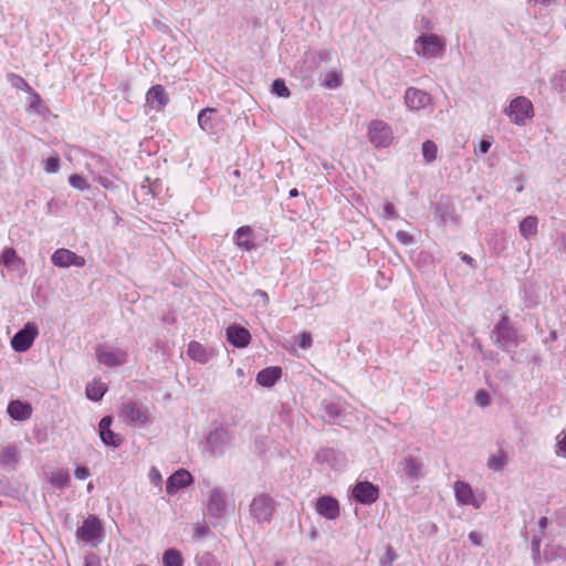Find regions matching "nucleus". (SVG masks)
<instances>
[{
	"label": "nucleus",
	"mask_w": 566,
	"mask_h": 566,
	"mask_svg": "<svg viewBox=\"0 0 566 566\" xmlns=\"http://www.w3.org/2000/svg\"><path fill=\"white\" fill-rule=\"evenodd\" d=\"M494 343L504 352H511L518 346L517 331L511 325L510 317L503 315L492 331Z\"/></svg>",
	"instance_id": "1"
},
{
	"label": "nucleus",
	"mask_w": 566,
	"mask_h": 566,
	"mask_svg": "<svg viewBox=\"0 0 566 566\" xmlns=\"http://www.w3.org/2000/svg\"><path fill=\"white\" fill-rule=\"evenodd\" d=\"M504 112L510 117L511 122L518 126H524L527 119L534 116L533 104L525 96L513 98Z\"/></svg>",
	"instance_id": "2"
},
{
	"label": "nucleus",
	"mask_w": 566,
	"mask_h": 566,
	"mask_svg": "<svg viewBox=\"0 0 566 566\" xmlns=\"http://www.w3.org/2000/svg\"><path fill=\"white\" fill-rule=\"evenodd\" d=\"M368 139L376 148L389 147L394 140L391 126L380 119L371 120L368 126Z\"/></svg>",
	"instance_id": "3"
},
{
	"label": "nucleus",
	"mask_w": 566,
	"mask_h": 566,
	"mask_svg": "<svg viewBox=\"0 0 566 566\" xmlns=\"http://www.w3.org/2000/svg\"><path fill=\"white\" fill-rule=\"evenodd\" d=\"M102 524L95 515H90L84 520L81 527L76 531V537L92 546H97L101 542Z\"/></svg>",
	"instance_id": "4"
},
{
	"label": "nucleus",
	"mask_w": 566,
	"mask_h": 566,
	"mask_svg": "<svg viewBox=\"0 0 566 566\" xmlns=\"http://www.w3.org/2000/svg\"><path fill=\"white\" fill-rule=\"evenodd\" d=\"M39 329L35 323H27L22 329L17 332L11 338V346L17 353L27 352L34 343Z\"/></svg>",
	"instance_id": "5"
},
{
	"label": "nucleus",
	"mask_w": 566,
	"mask_h": 566,
	"mask_svg": "<svg viewBox=\"0 0 566 566\" xmlns=\"http://www.w3.org/2000/svg\"><path fill=\"white\" fill-rule=\"evenodd\" d=\"M273 511L274 502L266 494L254 497L250 505V512L259 523L270 522Z\"/></svg>",
	"instance_id": "6"
},
{
	"label": "nucleus",
	"mask_w": 566,
	"mask_h": 566,
	"mask_svg": "<svg viewBox=\"0 0 566 566\" xmlns=\"http://www.w3.org/2000/svg\"><path fill=\"white\" fill-rule=\"evenodd\" d=\"M434 218L442 226L458 222L454 203L449 197H440L434 207Z\"/></svg>",
	"instance_id": "7"
},
{
	"label": "nucleus",
	"mask_w": 566,
	"mask_h": 566,
	"mask_svg": "<svg viewBox=\"0 0 566 566\" xmlns=\"http://www.w3.org/2000/svg\"><path fill=\"white\" fill-rule=\"evenodd\" d=\"M51 261L53 265L57 268H83L85 265V259L83 256L65 248L55 250L51 255Z\"/></svg>",
	"instance_id": "8"
},
{
	"label": "nucleus",
	"mask_w": 566,
	"mask_h": 566,
	"mask_svg": "<svg viewBox=\"0 0 566 566\" xmlns=\"http://www.w3.org/2000/svg\"><path fill=\"white\" fill-rule=\"evenodd\" d=\"M96 358L98 363L107 367L122 366L127 361V353L122 349H109L106 346H97Z\"/></svg>",
	"instance_id": "9"
},
{
	"label": "nucleus",
	"mask_w": 566,
	"mask_h": 566,
	"mask_svg": "<svg viewBox=\"0 0 566 566\" xmlns=\"http://www.w3.org/2000/svg\"><path fill=\"white\" fill-rule=\"evenodd\" d=\"M416 44L421 45V50H417V53L426 57L439 56L443 51V45L440 41V38L434 33L420 35L417 38Z\"/></svg>",
	"instance_id": "10"
},
{
	"label": "nucleus",
	"mask_w": 566,
	"mask_h": 566,
	"mask_svg": "<svg viewBox=\"0 0 566 566\" xmlns=\"http://www.w3.org/2000/svg\"><path fill=\"white\" fill-rule=\"evenodd\" d=\"M229 443V433L223 428L212 430L206 439L207 450L211 455H221L224 452V447Z\"/></svg>",
	"instance_id": "11"
},
{
	"label": "nucleus",
	"mask_w": 566,
	"mask_h": 566,
	"mask_svg": "<svg viewBox=\"0 0 566 566\" xmlns=\"http://www.w3.org/2000/svg\"><path fill=\"white\" fill-rule=\"evenodd\" d=\"M120 417L130 424H146L148 422L147 410L133 401L123 403Z\"/></svg>",
	"instance_id": "12"
},
{
	"label": "nucleus",
	"mask_w": 566,
	"mask_h": 566,
	"mask_svg": "<svg viewBox=\"0 0 566 566\" xmlns=\"http://www.w3.org/2000/svg\"><path fill=\"white\" fill-rule=\"evenodd\" d=\"M405 104L410 111H420L431 103V96L419 88L408 87L405 92Z\"/></svg>",
	"instance_id": "13"
},
{
	"label": "nucleus",
	"mask_w": 566,
	"mask_h": 566,
	"mask_svg": "<svg viewBox=\"0 0 566 566\" xmlns=\"http://www.w3.org/2000/svg\"><path fill=\"white\" fill-rule=\"evenodd\" d=\"M315 461L321 464H326L334 470H342L345 465V457L342 452L332 448H323L317 451Z\"/></svg>",
	"instance_id": "14"
},
{
	"label": "nucleus",
	"mask_w": 566,
	"mask_h": 566,
	"mask_svg": "<svg viewBox=\"0 0 566 566\" xmlns=\"http://www.w3.org/2000/svg\"><path fill=\"white\" fill-rule=\"evenodd\" d=\"M227 510L226 494L220 489H213L210 491L207 512L211 517L220 518L223 516Z\"/></svg>",
	"instance_id": "15"
},
{
	"label": "nucleus",
	"mask_w": 566,
	"mask_h": 566,
	"mask_svg": "<svg viewBox=\"0 0 566 566\" xmlns=\"http://www.w3.org/2000/svg\"><path fill=\"white\" fill-rule=\"evenodd\" d=\"M379 497V488L371 482H356V503L370 505Z\"/></svg>",
	"instance_id": "16"
},
{
	"label": "nucleus",
	"mask_w": 566,
	"mask_h": 566,
	"mask_svg": "<svg viewBox=\"0 0 566 566\" xmlns=\"http://www.w3.org/2000/svg\"><path fill=\"white\" fill-rule=\"evenodd\" d=\"M316 512L326 520H335L339 515V503L331 495L319 496L315 505Z\"/></svg>",
	"instance_id": "17"
},
{
	"label": "nucleus",
	"mask_w": 566,
	"mask_h": 566,
	"mask_svg": "<svg viewBox=\"0 0 566 566\" xmlns=\"http://www.w3.org/2000/svg\"><path fill=\"white\" fill-rule=\"evenodd\" d=\"M192 482L193 478L190 472L185 469H179L168 478L166 482V492L169 495H174L179 489H184Z\"/></svg>",
	"instance_id": "18"
},
{
	"label": "nucleus",
	"mask_w": 566,
	"mask_h": 566,
	"mask_svg": "<svg viewBox=\"0 0 566 566\" xmlns=\"http://www.w3.org/2000/svg\"><path fill=\"white\" fill-rule=\"evenodd\" d=\"M112 421L111 416L103 417L98 423V431L104 444L116 448L122 444V438L111 429Z\"/></svg>",
	"instance_id": "19"
},
{
	"label": "nucleus",
	"mask_w": 566,
	"mask_h": 566,
	"mask_svg": "<svg viewBox=\"0 0 566 566\" xmlns=\"http://www.w3.org/2000/svg\"><path fill=\"white\" fill-rule=\"evenodd\" d=\"M147 105L159 112L161 111L169 102L168 95L161 85L151 86L146 94Z\"/></svg>",
	"instance_id": "20"
},
{
	"label": "nucleus",
	"mask_w": 566,
	"mask_h": 566,
	"mask_svg": "<svg viewBox=\"0 0 566 566\" xmlns=\"http://www.w3.org/2000/svg\"><path fill=\"white\" fill-rule=\"evenodd\" d=\"M227 339L238 348L248 346L251 339L250 332L239 325H231L227 328Z\"/></svg>",
	"instance_id": "21"
},
{
	"label": "nucleus",
	"mask_w": 566,
	"mask_h": 566,
	"mask_svg": "<svg viewBox=\"0 0 566 566\" xmlns=\"http://www.w3.org/2000/svg\"><path fill=\"white\" fill-rule=\"evenodd\" d=\"M9 416L17 421L28 420L32 415V407L22 400H11L7 409Z\"/></svg>",
	"instance_id": "22"
},
{
	"label": "nucleus",
	"mask_w": 566,
	"mask_h": 566,
	"mask_svg": "<svg viewBox=\"0 0 566 566\" xmlns=\"http://www.w3.org/2000/svg\"><path fill=\"white\" fill-rule=\"evenodd\" d=\"M252 229L249 226H242L237 229L233 235L234 243L244 251H252L255 244L251 240Z\"/></svg>",
	"instance_id": "23"
},
{
	"label": "nucleus",
	"mask_w": 566,
	"mask_h": 566,
	"mask_svg": "<svg viewBox=\"0 0 566 566\" xmlns=\"http://www.w3.org/2000/svg\"><path fill=\"white\" fill-rule=\"evenodd\" d=\"M454 495L457 499V502L462 505H474L478 507V505L474 502V496L471 486L463 482V481H457L454 483Z\"/></svg>",
	"instance_id": "24"
},
{
	"label": "nucleus",
	"mask_w": 566,
	"mask_h": 566,
	"mask_svg": "<svg viewBox=\"0 0 566 566\" xmlns=\"http://www.w3.org/2000/svg\"><path fill=\"white\" fill-rule=\"evenodd\" d=\"M19 462V450L15 444H8L0 450V465L14 470Z\"/></svg>",
	"instance_id": "25"
},
{
	"label": "nucleus",
	"mask_w": 566,
	"mask_h": 566,
	"mask_svg": "<svg viewBox=\"0 0 566 566\" xmlns=\"http://www.w3.org/2000/svg\"><path fill=\"white\" fill-rule=\"evenodd\" d=\"M282 376L280 367H266L256 375V382L262 387H272Z\"/></svg>",
	"instance_id": "26"
},
{
	"label": "nucleus",
	"mask_w": 566,
	"mask_h": 566,
	"mask_svg": "<svg viewBox=\"0 0 566 566\" xmlns=\"http://www.w3.org/2000/svg\"><path fill=\"white\" fill-rule=\"evenodd\" d=\"M538 220L535 216H527L518 224L521 235L528 240L537 233Z\"/></svg>",
	"instance_id": "27"
},
{
	"label": "nucleus",
	"mask_w": 566,
	"mask_h": 566,
	"mask_svg": "<svg viewBox=\"0 0 566 566\" xmlns=\"http://www.w3.org/2000/svg\"><path fill=\"white\" fill-rule=\"evenodd\" d=\"M187 354L191 359L200 364H207L210 359L208 350L198 342H190Z\"/></svg>",
	"instance_id": "28"
},
{
	"label": "nucleus",
	"mask_w": 566,
	"mask_h": 566,
	"mask_svg": "<svg viewBox=\"0 0 566 566\" xmlns=\"http://www.w3.org/2000/svg\"><path fill=\"white\" fill-rule=\"evenodd\" d=\"M217 113L214 108H205L198 115V124L206 133L213 132L212 116Z\"/></svg>",
	"instance_id": "29"
},
{
	"label": "nucleus",
	"mask_w": 566,
	"mask_h": 566,
	"mask_svg": "<svg viewBox=\"0 0 566 566\" xmlns=\"http://www.w3.org/2000/svg\"><path fill=\"white\" fill-rule=\"evenodd\" d=\"M164 566H184V557L176 548H168L163 555Z\"/></svg>",
	"instance_id": "30"
},
{
	"label": "nucleus",
	"mask_w": 566,
	"mask_h": 566,
	"mask_svg": "<svg viewBox=\"0 0 566 566\" xmlns=\"http://www.w3.org/2000/svg\"><path fill=\"white\" fill-rule=\"evenodd\" d=\"M0 263L6 268L15 269V265L21 263V260L13 248H6L1 253Z\"/></svg>",
	"instance_id": "31"
},
{
	"label": "nucleus",
	"mask_w": 566,
	"mask_h": 566,
	"mask_svg": "<svg viewBox=\"0 0 566 566\" xmlns=\"http://www.w3.org/2000/svg\"><path fill=\"white\" fill-rule=\"evenodd\" d=\"M106 386L102 382L94 381L86 386V397L90 400L98 401L106 392Z\"/></svg>",
	"instance_id": "32"
},
{
	"label": "nucleus",
	"mask_w": 566,
	"mask_h": 566,
	"mask_svg": "<svg viewBox=\"0 0 566 566\" xmlns=\"http://www.w3.org/2000/svg\"><path fill=\"white\" fill-rule=\"evenodd\" d=\"M422 464L416 458L409 457L403 461V469L409 478L417 479L420 473Z\"/></svg>",
	"instance_id": "33"
},
{
	"label": "nucleus",
	"mask_w": 566,
	"mask_h": 566,
	"mask_svg": "<svg viewBox=\"0 0 566 566\" xmlns=\"http://www.w3.org/2000/svg\"><path fill=\"white\" fill-rule=\"evenodd\" d=\"M421 153L424 161L430 164L437 159L438 147L434 142L428 139L422 143Z\"/></svg>",
	"instance_id": "34"
},
{
	"label": "nucleus",
	"mask_w": 566,
	"mask_h": 566,
	"mask_svg": "<svg viewBox=\"0 0 566 566\" xmlns=\"http://www.w3.org/2000/svg\"><path fill=\"white\" fill-rule=\"evenodd\" d=\"M565 549L559 545H546L544 549V560L549 563L564 556Z\"/></svg>",
	"instance_id": "35"
},
{
	"label": "nucleus",
	"mask_w": 566,
	"mask_h": 566,
	"mask_svg": "<svg viewBox=\"0 0 566 566\" xmlns=\"http://www.w3.org/2000/svg\"><path fill=\"white\" fill-rule=\"evenodd\" d=\"M553 88L559 93H566V71L555 73L551 78Z\"/></svg>",
	"instance_id": "36"
},
{
	"label": "nucleus",
	"mask_w": 566,
	"mask_h": 566,
	"mask_svg": "<svg viewBox=\"0 0 566 566\" xmlns=\"http://www.w3.org/2000/svg\"><path fill=\"white\" fill-rule=\"evenodd\" d=\"M506 463V455L504 452H499L489 458L488 467L493 471H501Z\"/></svg>",
	"instance_id": "37"
},
{
	"label": "nucleus",
	"mask_w": 566,
	"mask_h": 566,
	"mask_svg": "<svg viewBox=\"0 0 566 566\" xmlns=\"http://www.w3.org/2000/svg\"><path fill=\"white\" fill-rule=\"evenodd\" d=\"M50 482L57 488H64L70 482V474L63 470L56 471L52 473Z\"/></svg>",
	"instance_id": "38"
},
{
	"label": "nucleus",
	"mask_w": 566,
	"mask_h": 566,
	"mask_svg": "<svg viewBox=\"0 0 566 566\" xmlns=\"http://www.w3.org/2000/svg\"><path fill=\"white\" fill-rule=\"evenodd\" d=\"M398 555L391 545H387L384 555L379 560V566H392Z\"/></svg>",
	"instance_id": "39"
},
{
	"label": "nucleus",
	"mask_w": 566,
	"mask_h": 566,
	"mask_svg": "<svg viewBox=\"0 0 566 566\" xmlns=\"http://www.w3.org/2000/svg\"><path fill=\"white\" fill-rule=\"evenodd\" d=\"M272 93L280 97H289L291 95L289 87L282 78H276L273 81Z\"/></svg>",
	"instance_id": "40"
},
{
	"label": "nucleus",
	"mask_w": 566,
	"mask_h": 566,
	"mask_svg": "<svg viewBox=\"0 0 566 566\" xmlns=\"http://www.w3.org/2000/svg\"><path fill=\"white\" fill-rule=\"evenodd\" d=\"M69 184L73 188L81 190V191H84L90 188V184L81 175H77V174L71 175L69 177Z\"/></svg>",
	"instance_id": "41"
},
{
	"label": "nucleus",
	"mask_w": 566,
	"mask_h": 566,
	"mask_svg": "<svg viewBox=\"0 0 566 566\" xmlns=\"http://www.w3.org/2000/svg\"><path fill=\"white\" fill-rule=\"evenodd\" d=\"M43 164H44L43 169L48 174H55L60 169V157H59V155L55 154V155L49 157L46 160H44Z\"/></svg>",
	"instance_id": "42"
},
{
	"label": "nucleus",
	"mask_w": 566,
	"mask_h": 566,
	"mask_svg": "<svg viewBox=\"0 0 566 566\" xmlns=\"http://www.w3.org/2000/svg\"><path fill=\"white\" fill-rule=\"evenodd\" d=\"M323 85L327 88H336L340 85V76L337 72H328L325 74Z\"/></svg>",
	"instance_id": "43"
},
{
	"label": "nucleus",
	"mask_w": 566,
	"mask_h": 566,
	"mask_svg": "<svg viewBox=\"0 0 566 566\" xmlns=\"http://www.w3.org/2000/svg\"><path fill=\"white\" fill-rule=\"evenodd\" d=\"M323 406L329 420H336L340 413V406L333 401H324Z\"/></svg>",
	"instance_id": "44"
},
{
	"label": "nucleus",
	"mask_w": 566,
	"mask_h": 566,
	"mask_svg": "<svg viewBox=\"0 0 566 566\" xmlns=\"http://www.w3.org/2000/svg\"><path fill=\"white\" fill-rule=\"evenodd\" d=\"M541 543H542L541 535H534L532 537L531 552H532V558H533L534 563H537L541 559Z\"/></svg>",
	"instance_id": "45"
},
{
	"label": "nucleus",
	"mask_w": 566,
	"mask_h": 566,
	"mask_svg": "<svg viewBox=\"0 0 566 566\" xmlns=\"http://www.w3.org/2000/svg\"><path fill=\"white\" fill-rule=\"evenodd\" d=\"M382 217L386 220H396L399 218L396 208L392 203L386 202L382 207Z\"/></svg>",
	"instance_id": "46"
},
{
	"label": "nucleus",
	"mask_w": 566,
	"mask_h": 566,
	"mask_svg": "<svg viewBox=\"0 0 566 566\" xmlns=\"http://www.w3.org/2000/svg\"><path fill=\"white\" fill-rule=\"evenodd\" d=\"M396 239L403 245H410L415 243L413 235L403 230H399L396 233Z\"/></svg>",
	"instance_id": "47"
},
{
	"label": "nucleus",
	"mask_w": 566,
	"mask_h": 566,
	"mask_svg": "<svg viewBox=\"0 0 566 566\" xmlns=\"http://www.w3.org/2000/svg\"><path fill=\"white\" fill-rule=\"evenodd\" d=\"M555 453L557 457L566 459V431L563 432V437L557 440Z\"/></svg>",
	"instance_id": "48"
},
{
	"label": "nucleus",
	"mask_w": 566,
	"mask_h": 566,
	"mask_svg": "<svg viewBox=\"0 0 566 566\" xmlns=\"http://www.w3.org/2000/svg\"><path fill=\"white\" fill-rule=\"evenodd\" d=\"M491 146H492L491 142H489L486 139H482L479 142L478 146L474 148V154L476 156L486 154L490 150Z\"/></svg>",
	"instance_id": "49"
},
{
	"label": "nucleus",
	"mask_w": 566,
	"mask_h": 566,
	"mask_svg": "<svg viewBox=\"0 0 566 566\" xmlns=\"http://www.w3.org/2000/svg\"><path fill=\"white\" fill-rule=\"evenodd\" d=\"M475 400L482 407H485L490 403V397L484 390L476 391Z\"/></svg>",
	"instance_id": "50"
},
{
	"label": "nucleus",
	"mask_w": 566,
	"mask_h": 566,
	"mask_svg": "<svg viewBox=\"0 0 566 566\" xmlns=\"http://www.w3.org/2000/svg\"><path fill=\"white\" fill-rule=\"evenodd\" d=\"M197 566H220L219 564H217L212 557L210 556V554H205L202 555L200 558H198V563H197Z\"/></svg>",
	"instance_id": "51"
},
{
	"label": "nucleus",
	"mask_w": 566,
	"mask_h": 566,
	"mask_svg": "<svg viewBox=\"0 0 566 566\" xmlns=\"http://www.w3.org/2000/svg\"><path fill=\"white\" fill-rule=\"evenodd\" d=\"M90 470L86 467L78 465L74 471V476L78 480H85L90 476Z\"/></svg>",
	"instance_id": "52"
},
{
	"label": "nucleus",
	"mask_w": 566,
	"mask_h": 566,
	"mask_svg": "<svg viewBox=\"0 0 566 566\" xmlns=\"http://www.w3.org/2000/svg\"><path fill=\"white\" fill-rule=\"evenodd\" d=\"M556 248L559 252H566V232H560L556 240Z\"/></svg>",
	"instance_id": "53"
},
{
	"label": "nucleus",
	"mask_w": 566,
	"mask_h": 566,
	"mask_svg": "<svg viewBox=\"0 0 566 566\" xmlns=\"http://www.w3.org/2000/svg\"><path fill=\"white\" fill-rule=\"evenodd\" d=\"M13 78L15 80V82L13 83V85L15 87H19V88H22V90H25L28 92H31L32 88L31 86L28 84L27 81H24L21 76H18V75H13Z\"/></svg>",
	"instance_id": "54"
},
{
	"label": "nucleus",
	"mask_w": 566,
	"mask_h": 566,
	"mask_svg": "<svg viewBox=\"0 0 566 566\" xmlns=\"http://www.w3.org/2000/svg\"><path fill=\"white\" fill-rule=\"evenodd\" d=\"M149 479H150L151 483L155 485H160V483H161V475L156 468H151V470L149 472Z\"/></svg>",
	"instance_id": "55"
},
{
	"label": "nucleus",
	"mask_w": 566,
	"mask_h": 566,
	"mask_svg": "<svg viewBox=\"0 0 566 566\" xmlns=\"http://www.w3.org/2000/svg\"><path fill=\"white\" fill-rule=\"evenodd\" d=\"M468 538L471 542V544L475 546H480L482 544V536L478 532H470Z\"/></svg>",
	"instance_id": "56"
},
{
	"label": "nucleus",
	"mask_w": 566,
	"mask_h": 566,
	"mask_svg": "<svg viewBox=\"0 0 566 566\" xmlns=\"http://www.w3.org/2000/svg\"><path fill=\"white\" fill-rule=\"evenodd\" d=\"M312 345V336L308 333H303L300 340V347L308 348Z\"/></svg>",
	"instance_id": "57"
},
{
	"label": "nucleus",
	"mask_w": 566,
	"mask_h": 566,
	"mask_svg": "<svg viewBox=\"0 0 566 566\" xmlns=\"http://www.w3.org/2000/svg\"><path fill=\"white\" fill-rule=\"evenodd\" d=\"M41 103V97L38 93L32 92L30 96V108L36 109Z\"/></svg>",
	"instance_id": "58"
},
{
	"label": "nucleus",
	"mask_w": 566,
	"mask_h": 566,
	"mask_svg": "<svg viewBox=\"0 0 566 566\" xmlns=\"http://www.w3.org/2000/svg\"><path fill=\"white\" fill-rule=\"evenodd\" d=\"M84 566H101V563L96 555L91 554L85 557Z\"/></svg>",
	"instance_id": "59"
},
{
	"label": "nucleus",
	"mask_w": 566,
	"mask_h": 566,
	"mask_svg": "<svg viewBox=\"0 0 566 566\" xmlns=\"http://www.w3.org/2000/svg\"><path fill=\"white\" fill-rule=\"evenodd\" d=\"M98 184L103 186L105 189H109L113 187V181L107 177H98Z\"/></svg>",
	"instance_id": "60"
},
{
	"label": "nucleus",
	"mask_w": 566,
	"mask_h": 566,
	"mask_svg": "<svg viewBox=\"0 0 566 566\" xmlns=\"http://www.w3.org/2000/svg\"><path fill=\"white\" fill-rule=\"evenodd\" d=\"M537 525H538V528L542 533L545 532V530L547 528V525H548V518L546 516H542L538 518V522H537Z\"/></svg>",
	"instance_id": "61"
},
{
	"label": "nucleus",
	"mask_w": 566,
	"mask_h": 566,
	"mask_svg": "<svg viewBox=\"0 0 566 566\" xmlns=\"http://www.w3.org/2000/svg\"><path fill=\"white\" fill-rule=\"evenodd\" d=\"M461 260L471 266H473V264H474V259L472 256H470L469 254H465V253L462 254Z\"/></svg>",
	"instance_id": "62"
},
{
	"label": "nucleus",
	"mask_w": 566,
	"mask_h": 566,
	"mask_svg": "<svg viewBox=\"0 0 566 566\" xmlns=\"http://www.w3.org/2000/svg\"><path fill=\"white\" fill-rule=\"evenodd\" d=\"M558 338L556 331H551L548 337L544 340V343L554 342Z\"/></svg>",
	"instance_id": "63"
},
{
	"label": "nucleus",
	"mask_w": 566,
	"mask_h": 566,
	"mask_svg": "<svg viewBox=\"0 0 566 566\" xmlns=\"http://www.w3.org/2000/svg\"><path fill=\"white\" fill-rule=\"evenodd\" d=\"M255 294L260 295V297H263L265 301H269V296H268L266 292H264L262 290H256Z\"/></svg>",
	"instance_id": "64"
}]
</instances>
